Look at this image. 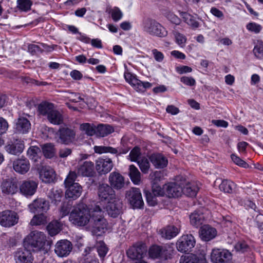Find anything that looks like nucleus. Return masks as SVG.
<instances>
[{
    "label": "nucleus",
    "instance_id": "nucleus-44",
    "mask_svg": "<svg viewBox=\"0 0 263 263\" xmlns=\"http://www.w3.org/2000/svg\"><path fill=\"white\" fill-rule=\"evenodd\" d=\"M162 14L172 23L179 25L181 22V19L173 12L165 9L162 11Z\"/></svg>",
    "mask_w": 263,
    "mask_h": 263
},
{
    "label": "nucleus",
    "instance_id": "nucleus-35",
    "mask_svg": "<svg viewBox=\"0 0 263 263\" xmlns=\"http://www.w3.org/2000/svg\"><path fill=\"white\" fill-rule=\"evenodd\" d=\"M114 132V128L112 126L109 124H101L98 125L97 127L96 135L101 137H104Z\"/></svg>",
    "mask_w": 263,
    "mask_h": 263
},
{
    "label": "nucleus",
    "instance_id": "nucleus-29",
    "mask_svg": "<svg viewBox=\"0 0 263 263\" xmlns=\"http://www.w3.org/2000/svg\"><path fill=\"white\" fill-rule=\"evenodd\" d=\"M180 232V229L176 226H167L160 231L162 237L170 240L175 237Z\"/></svg>",
    "mask_w": 263,
    "mask_h": 263
},
{
    "label": "nucleus",
    "instance_id": "nucleus-49",
    "mask_svg": "<svg viewBox=\"0 0 263 263\" xmlns=\"http://www.w3.org/2000/svg\"><path fill=\"white\" fill-rule=\"evenodd\" d=\"M97 250L101 259H103L108 253L109 249L104 241H100L97 244Z\"/></svg>",
    "mask_w": 263,
    "mask_h": 263
},
{
    "label": "nucleus",
    "instance_id": "nucleus-41",
    "mask_svg": "<svg viewBox=\"0 0 263 263\" xmlns=\"http://www.w3.org/2000/svg\"><path fill=\"white\" fill-rule=\"evenodd\" d=\"M152 86V83L148 82H143L137 79L135 82H134L132 86L137 91L143 92H144L146 89L151 88Z\"/></svg>",
    "mask_w": 263,
    "mask_h": 263
},
{
    "label": "nucleus",
    "instance_id": "nucleus-34",
    "mask_svg": "<svg viewBox=\"0 0 263 263\" xmlns=\"http://www.w3.org/2000/svg\"><path fill=\"white\" fill-rule=\"evenodd\" d=\"M179 14L183 18L184 22L193 29H196L199 27V23L194 16L187 12L181 11H179Z\"/></svg>",
    "mask_w": 263,
    "mask_h": 263
},
{
    "label": "nucleus",
    "instance_id": "nucleus-31",
    "mask_svg": "<svg viewBox=\"0 0 263 263\" xmlns=\"http://www.w3.org/2000/svg\"><path fill=\"white\" fill-rule=\"evenodd\" d=\"M182 183L183 184V183ZM198 190L199 187L197 184L194 182H189L185 184V186L184 184L182 185V193L187 196L195 197L197 195Z\"/></svg>",
    "mask_w": 263,
    "mask_h": 263
},
{
    "label": "nucleus",
    "instance_id": "nucleus-9",
    "mask_svg": "<svg viewBox=\"0 0 263 263\" xmlns=\"http://www.w3.org/2000/svg\"><path fill=\"white\" fill-rule=\"evenodd\" d=\"M102 207L104 210L107 211L110 216L113 218H116L122 213V201L118 197L112 199V201L102 205Z\"/></svg>",
    "mask_w": 263,
    "mask_h": 263
},
{
    "label": "nucleus",
    "instance_id": "nucleus-22",
    "mask_svg": "<svg viewBox=\"0 0 263 263\" xmlns=\"http://www.w3.org/2000/svg\"><path fill=\"white\" fill-rule=\"evenodd\" d=\"M31 123L26 118L19 117L15 120L14 129L16 134H26L31 129Z\"/></svg>",
    "mask_w": 263,
    "mask_h": 263
},
{
    "label": "nucleus",
    "instance_id": "nucleus-50",
    "mask_svg": "<svg viewBox=\"0 0 263 263\" xmlns=\"http://www.w3.org/2000/svg\"><path fill=\"white\" fill-rule=\"evenodd\" d=\"M144 194L147 204L149 206H155L157 204V196L151 192L149 190H145Z\"/></svg>",
    "mask_w": 263,
    "mask_h": 263
},
{
    "label": "nucleus",
    "instance_id": "nucleus-32",
    "mask_svg": "<svg viewBox=\"0 0 263 263\" xmlns=\"http://www.w3.org/2000/svg\"><path fill=\"white\" fill-rule=\"evenodd\" d=\"M190 223L195 228H198L201 226L204 220V217L202 212L195 211L190 216Z\"/></svg>",
    "mask_w": 263,
    "mask_h": 263
},
{
    "label": "nucleus",
    "instance_id": "nucleus-11",
    "mask_svg": "<svg viewBox=\"0 0 263 263\" xmlns=\"http://www.w3.org/2000/svg\"><path fill=\"white\" fill-rule=\"evenodd\" d=\"M18 220L16 213L10 210H5L0 212V224L6 228L15 225Z\"/></svg>",
    "mask_w": 263,
    "mask_h": 263
},
{
    "label": "nucleus",
    "instance_id": "nucleus-3",
    "mask_svg": "<svg viewBox=\"0 0 263 263\" xmlns=\"http://www.w3.org/2000/svg\"><path fill=\"white\" fill-rule=\"evenodd\" d=\"M77 178L76 173L70 171L64 180V184L66 188L65 196L67 198L75 200L81 195L82 187L79 183L75 182Z\"/></svg>",
    "mask_w": 263,
    "mask_h": 263
},
{
    "label": "nucleus",
    "instance_id": "nucleus-52",
    "mask_svg": "<svg viewBox=\"0 0 263 263\" xmlns=\"http://www.w3.org/2000/svg\"><path fill=\"white\" fill-rule=\"evenodd\" d=\"M137 163L143 173L146 174L148 173L150 167V164L147 159L143 158L141 160L138 161Z\"/></svg>",
    "mask_w": 263,
    "mask_h": 263
},
{
    "label": "nucleus",
    "instance_id": "nucleus-16",
    "mask_svg": "<svg viewBox=\"0 0 263 263\" xmlns=\"http://www.w3.org/2000/svg\"><path fill=\"white\" fill-rule=\"evenodd\" d=\"M1 187L2 193L6 195H13L19 190V182L15 178H9L3 181Z\"/></svg>",
    "mask_w": 263,
    "mask_h": 263
},
{
    "label": "nucleus",
    "instance_id": "nucleus-36",
    "mask_svg": "<svg viewBox=\"0 0 263 263\" xmlns=\"http://www.w3.org/2000/svg\"><path fill=\"white\" fill-rule=\"evenodd\" d=\"M54 110V105L48 102H43L38 106L39 113L47 117Z\"/></svg>",
    "mask_w": 263,
    "mask_h": 263
},
{
    "label": "nucleus",
    "instance_id": "nucleus-6",
    "mask_svg": "<svg viewBox=\"0 0 263 263\" xmlns=\"http://www.w3.org/2000/svg\"><path fill=\"white\" fill-rule=\"evenodd\" d=\"M147 251V247L145 243L138 242L129 248L126 251L127 257L133 260H136L134 263H147L142 259Z\"/></svg>",
    "mask_w": 263,
    "mask_h": 263
},
{
    "label": "nucleus",
    "instance_id": "nucleus-48",
    "mask_svg": "<svg viewBox=\"0 0 263 263\" xmlns=\"http://www.w3.org/2000/svg\"><path fill=\"white\" fill-rule=\"evenodd\" d=\"M51 202L54 204H58L62 200L63 194L62 192L58 190H51L48 195Z\"/></svg>",
    "mask_w": 263,
    "mask_h": 263
},
{
    "label": "nucleus",
    "instance_id": "nucleus-24",
    "mask_svg": "<svg viewBox=\"0 0 263 263\" xmlns=\"http://www.w3.org/2000/svg\"><path fill=\"white\" fill-rule=\"evenodd\" d=\"M217 235L215 228L208 224L202 226L199 230V236L204 241H209L214 239Z\"/></svg>",
    "mask_w": 263,
    "mask_h": 263
},
{
    "label": "nucleus",
    "instance_id": "nucleus-27",
    "mask_svg": "<svg viewBox=\"0 0 263 263\" xmlns=\"http://www.w3.org/2000/svg\"><path fill=\"white\" fill-rule=\"evenodd\" d=\"M149 159L156 168H163L168 164L167 158L161 154H153L151 155Z\"/></svg>",
    "mask_w": 263,
    "mask_h": 263
},
{
    "label": "nucleus",
    "instance_id": "nucleus-14",
    "mask_svg": "<svg viewBox=\"0 0 263 263\" xmlns=\"http://www.w3.org/2000/svg\"><path fill=\"white\" fill-rule=\"evenodd\" d=\"M77 175L82 177H91L96 174L95 165L91 161L79 162Z\"/></svg>",
    "mask_w": 263,
    "mask_h": 263
},
{
    "label": "nucleus",
    "instance_id": "nucleus-47",
    "mask_svg": "<svg viewBox=\"0 0 263 263\" xmlns=\"http://www.w3.org/2000/svg\"><path fill=\"white\" fill-rule=\"evenodd\" d=\"M42 151L44 156L47 158H51L55 154L54 145L51 143H47L42 147Z\"/></svg>",
    "mask_w": 263,
    "mask_h": 263
},
{
    "label": "nucleus",
    "instance_id": "nucleus-58",
    "mask_svg": "<svg viewBox=\"0 0 263 263\" xmlns=\"http://www.w3.org/2000/svg\"><path fill=\"white\" fill-rule=\"evenodd\" d=\"M246 28L249 31L254 32L255 33H258L262 29L260 25L254 22L248 23L246 26Z\"/></svg>",
    "mask_w": 263,
    "mask_h": 263
},
{
    "label": "nucleus",
    "instance_id": "nucleus-57",
    "mask_svg": "<svg viewBox=\"0 0 263 263\" xmlns=\"http://www.w3.org/2000/svg\"><path fill=\"white\" fill-rule=\"evenodd\" d=\"M174 35L175 37L176 43L181 47L184 46L186 41V37L183 34L178 32V31H174Z\"/></svg>",
    "mask_w": 263,
    "mask_h": 263
},
{
    "label": "nucleus",
    "instance_id": "nucleus-43",
    "mask_svg": "<svg viewBox=\"0 0 263 263\" xmlns=\"http://www.w3.org/2000/svg\"><path fill=\"white\" fill-rule=\"evenodd\" d=\"M235 187V183L229 180H223L219 185V189L224 193H231Z\"/></svg>",
    "mask_w": 263,
    "mask_h": 263
},
{
    "label": "nucleus",
    "instance_id": "nucleus-1",
    "mask_svg": "<svg viewBox=\"0 0 263 263\" xmlns=\"http://www.w3.org/2000/svg\"><path fill=\"white\" fill-rule=\"evenodd\" d=\"M24 246L32 251L45 255L50 249V246L47 242L43 232L37 231L31 232L24 239Z\"/></svg>",
    "mask_w": 263,
    "mask_h": 263
},
{
    "label": "nucleus",
    "instance_id": "nucleus-38",
    "mask_svg": "<svg viewBox=\"0 0 263 263\" xmlns=\"http://www.w3.org/2000/svg\"><path fill=\"white\" fill-rule=\"evenodd\" d=\"M32 5L31 0H17L16 8L20 12H27L31 9Z\"/></svg>",
    "mask_w": 263,
    "mask_h": 263
},
{
    "label": "nucleus",
    "instance_id": "nucleus-51",
    "mask_svg": "<svg viewBox=\"0 0 263 263\" xmlns=\"http://www.w3.org/2000/svg\"><path fill=\"white\" fill-rule=\"evenodd\" d=\"M80 128L84 131L85 133L89 136H92L97 133V127L92 126L89 123H83L81 125Z\"/></svg>",
    "mask_w": 263,
    "mask_h": 263
},
{
    "label": "nucleus",
    "instance_id": "nucleus-10",
    "mask_svg": "<svg viewBox=\"0 0 263 263\" xmlns=\"http://www.w3.org/2000/svg\"><path fill=\"white\" fill-rule=\"evenodd\" d=\"M126 198L135 209H142L144 206L141 191L138 188H132L126 191Z\"/></svg>",
    "mask_w": 263,
    "mask_h": 263
},
{
    "label": "nucleus",
    "instance_id": "nucleus-60",
    "mask_svg": "<svg viewBox=\"0 0 263 263\" xmlns=\"http://www.w3.org/2000/svg\"><path fill=\"white\" fill-rule=\"evenodd\" d=\"M180 81L185 85L189 86H193L196 84L195 80L191 77H182L180 78Z\"/></svg>",
    "mask_w": 263,
    "mask_h": 263
},
{
    "label": "nucleus",
    "instance_id": "nucleus-12",
    "mask_svg": "<svg viewBox=\"0 0 263 263\" xmlns=\"http://www.w3.org/2000/svg\"><path fill=\"white\" fill-rule=\"evenodd\" d=\"M232 254L227 250L213 249L211 253V259L213 263H229Z\"/></svg>",
    "mask_w": 263,
    "mask_h": 263
},
{
    "label": "nucleus",
    "instance_id": "nucleus-39",
    "mask_svg": "<svg viewBox=\"0 0 263 263\" xmlns=\"http://www.w3.org/2000/svg\"><path fill=\"white\" fill-rule=\"evenodd\" d=\"M129 175L132 181L135 184L138 185L141 182V174L138 168L134 165L129 166Z\"/></svg>",
    "mask_w": 263,
    "mask_h": 263
},
{
    "label": "nucleus",
    "instance_id": "nucleus-7",
    "mask_svg": "<svg viewBox=\"0 0 263 263\" xmlns=\"http://www.w3.org/2000/svg\"><path fill=\"white\" fill-rule=\"evenodd\" d=\"M98 195L99 203L102 205L118 197L114 189L107 184H102L99 186Z\"/></svg>",
    "mask_w": 263,
    "mask_h": 263
},
{
    "label": "nucleus",
    "instance_id": "nucleus-37",
    "mask_svg": "<svg viewBox=\"0 0 263 263\" xmlns=\"http://www.w3.org/2000/svg\"><path fill=\"white\" fill-rule=\"evenodd\" d=\"M48 120L54 125H60L63 122L62 115L58 110L54 109L47 117Z\"/></svg>",
    "mask_w": 263,
    "mask_h": 263
},
{
    "label": "nucleus",
    "instance_id": "nucleus-20",
    "mask_svg": "<svg viewBox=\"0 0 263 263\" xmlns=\"http://www.w3.org/2000/svg\"><path fill=\"white\" fill-rule=\"evenodd\" d=\"M148 255L153 259H167L168 257V250L166 247L154 245L152 246L148 250Z\"/></svg>",
    "mask_w": 263,
    "mask_h": 263
},
{
    "label": "nucleus",
    "instance_id": "nucleus-2",
    "mask_svg": "<svg viewBox=\"0 0 263 263\" xmlns=\"http://www.w3.org/2000/svg\"><path fill=\"white\" fill-rule=\"evenodd\" d=\"M103 211L99 205H97L91 212L90 220L92 227V231L97 235L105 232L107 227V221L103 217Z\"/></svg>",
    "mask_w": 263,
    "mask_h": 263
},
{
    "label": "nucleus",
    "instance_id": "nucleus-17",
    "mask_svg": "<svg viewBox=\"0 0 263 263\" xmlns=\"http://www.w3.org/2000/svg\"><path fill=\"white\" fill-rule=\"evenodd\" d=\"M24 147L23 140L13 138L7 142L5 148L9 154L17 155L23 152Z\"/></svg>",
    "mask_w": 263,
    "mask_h": 263
},
{
    "label": "nucleus",
    "instance_id": "nucleus-42",
    "mask_svg": "<svg viewBox=\"0 0 263 263\" xmlns=\"http://www.w3.org/2000/svg\"><path fill=\"white\" fill-rule=\"evenodd\" d=\"M47 230L51 236L57 235L61 231L60 223L57 220L51 221L47 226Z\"/></svg>",
    "mask_w": 263,
    "mask_h": 263
},
{
    "label": "nucleus",
    "instance_id": "nucleus-54",
    "mask_svg": "<svg viewBox=\"0 0 263 263\" xmlns=\"http://www.w3.org/2000/svg\"><path fill=\"white\" fill-rule=\"evenodd\" d=\"M112 19L114 22H118L123 17V13L120 9L117 7H114L110 11Z\"/></svg>",
    "mask_w": 263,
    "mask_h": 263
},
{
    "label": "nucleus",
    "instance_id": "nucleus-18",
    "mask_svg": "<svg viewBox=\"0 0 263 263\" xmlns=\"http://www.w3.org/2000/svg\"><path fill=\"white\" fill-rule=\"evenodd\" d=\"M57 135L61 143L68 145L74 140L76 133L73 129L68 127H60Z\"/></svg>",
    "mask_w": 263,
    "mask_h": 263
},
{
    "label": "nucleus",
    "instance_id": "nucleus-64",
    "mask_svg": "<svg viewBox=\"0 0 263 263\" xmlns=\"http://www.w3.org/2000/svg\"><path fill=\"white\" fill-rule=\"evenodd\" d=\"M210 12L212 15L217 17L220 20H223L224 18V14L223 12L215 7H212L211 8Z\"/></svg>",
    "mask_w": 263,
    "mask_h": 263
},
{
    "label": "nucleus",
    "instance_id": "nucleus-4",
    "mask_svg": "<svg viewBox=\"0 0 263 263\" xmlns=\"http://www.w3.org/2000/svg\"><path fill=\"white\" fill-rule=\"evenodd\" d=\"M142 30L151 35L160 37L167 36V31L159 22L150 17H145L141 24Z\"/></svg>",
    "mask_w": 263,
    "mask_h": 263
},
{
    "label": "nucleus",
    "instance_id": "nucleus-56",
    "mask_svg": "<svg viewBox=\"0 0 263 263\" xmlns=\"http://www.w3.org/2000/svg\"><path fill=\"white\" fill-rule=\"evenodd\" d=\"M231 158L234 163L236 165L243 168H248L249 167V164L246 161L242 160L236 155L232 154Z\"/></svg>",
    "mask_w": 263,
    "mask_h": 263
},
{
    "label": "nucleus",
    "instance_id": "nucleus-62",
    "mask_svg": "<svg viewBox=\"0 0 263 263\" xmlns=\"http://www.w3.org/2000/svg\"><path fill=\"white\" fill-rule=\"evenodd\" d=\"M153 194L157 197L162 196L164 194V191L160 186L156 184L153 185L152 190L150 191Z\"/></svg>",
    "mask_w": 263,
    "mask_h": 263
},
{
    "label": "nucleus",
    "instance_id": "nucleus-15",
    "mask_svg": "<svg viewBox=\"0 0 263 263\" xmlns=\"http://www.w3.org/2000/svg\"><path fill=\"white\" fill-rule=\"evenodd\" d=\"M72 249V245L70 241L60 240L55 245L54 252L59 257H66L70 254Z\"/></svg>",
    "mask_w": 263,
    "mask_h": 263
},
{
    "label": "nucleus",
    "instance_id": "nucleus-33",
    "mask_svg": "<svg viewBox=\"0 0 263 263\" xmlns=\"http://www.w3.org/2000/svg\"><path fill=\"white\" fill-rule=\"evenodd\" d=\"M180 263H207L204 256L198 257L197 255L191 254L183 255L180 259Z\"/></svg>",
    "mask_w": 263,
    "mask_h": 263
},
{
    "label": "nucleus",
    "instance_id": "nucleus-63",
    "mask_svg": "<svg viewBox=\"0 0 263 263\" xmlns=\"http://www.w3.org/2000/svg\"><path fill=\"white\" fill-rule=\"evenodd\" d=\"M28 50L32 54H35L37 53L43 52V49L39 46L35 44H29L28 46Z\"/></svg>",
    "mask_w": 263,
    "mask_h": 263
},
{
    "label": "nucleus",
    "instance_id": "nucleus-53",
    "mask_svg": "<svg viewBox=\"0 0 263 263\" xmlns=\"http://www.w3.org/2000/svg\"><path fill=\"white\" fill-rule=\"evenodd\" d=\"M141 149L138 146H135L134 148L130 151L129 157H130V160L133 162H137L138 159L141 156Z\"/></svg>",
    "mask_w": 263,
    "mask_h": 263
},
{
    "label": "nucleus",
    "instance_id": "nucleus-40",
    "mask_svg": "<svg viewBox=\"0 0 263 263\" xmlns=\"http://www.w3.org/2000/svg\"><path fill=\"white\" fill-rule=\"evenodd\" d=\"M27 156L30 159L36 162L42 155L40 148L36 146H30L27 151Z\"/></svg>",
    "mask_w": 263,
    "mask_h": 263
},
{
    "label": "nucleus",
    "instance_id": "nucleus-30",
    "mask_svg": "<svg viewBox=\"0 0 263 263\" xmlns=\"http://www.w3.org/2000/svg\"><path fill=\"white\" fill-rule=\"evenodd\" d=\"M40 178L45 183L51 182L55 178L54 172L49 167H43L40 172Z\"/></svg>",
    "mask_w": 263,
    "mask_h": 263
},
{
    "label": "nucleus",
    "instance_id": "nucleus-55",
    "mask_svg": "<svg viewBox=\"0 0 263 263\" xmlns=\"http://www.w3.org/2000/svg\"><path fill=\"white\" fill-rule=\"evenodd\" d=\"M234 248L237 252L240 253L247 252L249 249V246L244 241H238L235 244Z\"/></svg>",
    "mask_w": 263,
    "mask_h": 263
},
{
    "label": "nucleus",
    "instance_id": "nucleus-5",
    "mask_svg": "<svg viewBox=\"0 0 263 263\" xmlns=\"http://www.w3.org/2000/svg\"><path fill=\"white\" fill-rule=\"evenodd\" d=\"M91 212L83 206L74 208L69 215V220L74 224L78 226H84L90 221Z\"/></svg>",
    "mask_w": 263,
    "mask_h": 263
},
{
    "label": "nucleus",
    "instance_id": "nucleus-61",
    "mask_svg": "<svg viewBox=\"0 0 263 263\" xmlns=\"http://www.w3.org/2000/svg\"><path fill=\"white\" fill-rule=\"evenodd\" d=\"M124 76L125 81L131 86L133 85L137 79L136 75L132 74L129 72H125Z\"/></svg>",
    "mask_w": 263,
    "mask_h": 263
},
{
    "label": "nucleus",
    "instance_id": "nucleus-28",
    "mask_svg": "<svg viewBox=\"0 0 263 263\" xmlns=\"http://www.w3.org/2000/svg\"><path fill=\"white\" fill-rule=\"evenodd\" d=\"M16 263H32L33 258L30 251L25 249L18 250L15 255Z\"/></svg>",
    "mask_w": 263,
    "mask_h": 263
},
{
    "label": "nucleus",
    "instance_id": "nucleus-13",
    "mask_svg": "<svg viewBox=\"0 0 263 263\" xmlns=\"http://www.w3.org/2000/svg\"><path fill=\"white\" fill-rule=\"evenodd\" d=\"M112 160L107 157H101L96 160V169L100 175H105L112 170Z\"/></svg>",
    "mask_w": 263,
    "mask_h": 263
},
{
    "label": "nucleus",
    "instance_id": "nucleus-26",
    "mask_svg": "<svg viewBox=\"0 0 263 263\" xmlns=\"http://www.w3.org/2000/svg\"><path fill=\"white\" fill-rule=\"evenodd\" d=\"M30 164L26 158H18L13 162L14 170L21 174H25L30 169Z\"/></svg>",
    "mask_w": 263,
    "mask_h": 263
},
{
    "label": "nucleus",
    "instance_id": "nucleus-21",
    "mask_svg": "<svg viewBox=\"0 0 263 263\" xmlns=\"http://www.w3.org/2000/svg\"><path fill=\"white\" fill-rule=\"evenodd\" d=\"M37 183L33 180H25L19 183V191L21 194L26 197L34 194L37 187Z\"/></svg>",
    "mask_w": 263,
    "mask_h": 263
},
{
    "label": "nucleus",
    "instance_id": "nucleus-46",
    "mask_svg": "<svg viewBox=\"0 0 263 263\" xmlns=\"http://www.w3.org/2000/svg\"><path fill=\"white\" fill-rule=\"evenodd\" d=\"M93 150L97 154H102L103 153H110L111 154H116L117 151L114 147L106 146H95Z\"/></svg>",
    "mask_w": 263,
    "mask_h": 263
},
{
    "label": "nucleus",
    "instance_id": "nucleus-25",
    "mask_svg": "<svg viewBox=\"0 0 263 263\" xmlns=\"http://www.w3.org/2000/svg\"><path fill=\"white\" fill-rule=\"evenodd\" d=\"M109 182L113 189L119 190L123 188L125 185L124 178L119 172H113L109 174Z\"/></svg>",
    "mask_w": 263,
    "mask_h": 263
},
{
    "label": "nucleus",
    "instance_id": "nucleus-59",
    "mask_svg": "<svg viewBox=\"0 0 263 263\" xmlns=\"http://www.w3.org/2000/svg\"><path fill=\"white\" fill-rule=\"evenodd\" d=\"M45 221V217L43 214H38V215L33 216L30 221V224L32 226H40L43 224Z\"/></svg>",
    "mask_w": 263,
    "mask_h": 263
},
{
    "label": "nucleus",
    "instance_id": "nucleus-23",
    "mask_svg": "<svg viewBox=\"0 0 263 263\" xmlns=\"http://www.w3.org/2000/svg\"><path fill=\"white\" fill-rule=\"evenodd\" d=\"M182 183L170 182L165 184V193L169 198L178 197L182 192Z\"/></svg>",
    "mask_w": 263,
    "mask_h": 263
},
{
    "label": "nucleus",
    "instance_id": "nucleus-19",
    "mask_svg": "<svg viewBox=\"0 0 263 263\" xmlns=\"http://www.w3.org/2000/svg\"><path fill=\"white\" fill-rule=\"evenodd\" d=\"M31 212L42 215L49 209V202L43 198L36 199L29 205Z\"/></svg>",
    "mask_w": 263,
    "mask_h": 263
},
{
    "label": "nucleus",
    "instance_id": "nucleus-8",
    "mask_svg": "<svg viewBox=\"0 0 263 263\" xmlns=\"http://www.w3.org/2000/svg\"><path fill=\"white\" fill-rule=\"evenodd\" d=\"M195 243V239L192 234L183 235L178 239L176 248L179 252L186 253L191 251Z\"/></svg>",
    "mask_w": 263,
    "mask_h": 263
},
{
    "label": "nucleus",
    "instance_id": "nucleus-45",
    "mask_svg": "<svg viewBox=\"0 0 263 263\" xmlns=\"http://www.w3.org/2000/svg\"><path fill=\"white\" fill-rule=\"evenodd\" d=\"M253 52L254 56L257 59H263V41L257 40L256 42L255 43Z\"/></svg>",
    "mask_w": 263,
    "mask_h": 263
}]
</instances>
